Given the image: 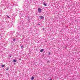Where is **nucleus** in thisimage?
Wrapping results in <instances>:
<instances>
[{
  "label": "nucleus",
  "mask_w": 80,
  "mask_h": 80,
  "mask_svg": "<svg viewBox=\"0 0 80 80\" xmlns=\"http://www.w3.org/2000/svg\"><path fill=\"white\" fill-rule=\"evenodd\" d=\"M38 12H39V13H41V12H42V9L41 8H38Z\"/></svg>",
  "instance_id": "1"
},
{
  "label": "nucleus",
  "mask_w": 80,
  "mask_h": 80,
  "mask_svg": "<svg viewBox=\"0 0 80 80\" xmlns=\"http://www.w3.org/2000/svg\"><path fill=\"white\" fill-rule=\"evenodd\" d=\"M43 49H42L40 50V52H43Z\"/></svg>",
  "instance_id": "2"
},
{
  "label": "nucleus",
  "mask_w": 80,
  "mask_h": 80,
  "mask_svg": "<svg viewBox=\"0 0 80 80\" xmlns=\"http://www.w3.org/2000/svg\"><path fill=\"white\" fill-rule=\"evenodd\" d=\"M43 18H44V17H43V16H41L40 17V19H43Z\"/></svg>",
  "instance_id": "3"
},
{
  "label": "nucleus",
  "mask_w": 80,
  "mask_h": 80,
  "mask_svg": "<svg viewBox=\"0 0 80 80\" xmlns=\"http://www.w3.org/2000/svg\"><path fill=\"white\" fill-rule=\"evenodd\" d=\"M33 79H34V77H32L31 78V80H33Z\"/></svg>",
  "instance_id": "4"
},
{
  "label": "nucleus",
  "mask_w": 80,
  "mask_h": 80,
  "mask_svg": "<svg viewBox=\"0 0 80 80\" xmlns=\"http://www.w3.org/2000/svg\"><path fill=\"white\" fill-rule=\"evenodd\" d=\"M17 62V60H14L13 61V62Z\"/></svg>",
  "instance_id": "5"
},
{
  "label": "nucleus",
  "mask_w": 80,
  "mask_h": 80,
  "mask_svg": "<svg viewBox=\"0 0 80 80\" xmlns=\"http://www.w3.org/2000/svg\"><path fill=\"white\" fill-rule=\"evenodd\" d=\"M5 67V65H2V67Z\"/></svg>",
  "instance_id": "6"
},
{
  "label": "nucleus",
  "mask_w": 80,
  "mask_h": 80,
  "mask_svg": "<svg viewBox=\"0 0 80 80\" xmlns=\"http://www.w3.org/2000/svg\"><path fill=\"white\" fill-rule=\"evenodd\" d=\"M51 52H49V53H48V55H50Z\"/></svg>",
  "instance_id": "7"
},
{
  "label": "nucleus",
  "mask_w": 80,
  "mask_h": 80,
  "mask_svg": "<svg viewBox=\"0 0 80 80\" xmlns=\"http://www.w3.org/2000/svg\"><path fill=\"white\" fill-rule=\"evenodd\" d=\"M44 5L45 6H47V4H46V3H45L44 4Z\"/></svg>",
  "instance_id": "8"
},
{
  "label": "nucleus",
  "mask_w": 80,
  "mask_h": 80,
  "mask_svg": "<svg viewBox=\"0 0 80 80\" xmlns=\"http://www.w3.org/2000/svg\"><path fill=\"white\" fill-rule=\"evenodd\" d=\"M15 38L13 39V42H14V41H15Z\"/></svg>",
  "instance_id": "9"
},
{
  "label": "nucleus",
  "mask_w": 80,
  "mask_h": 80,
  "mask_svg": "<svg viewBox=\"0 0 80 80\" xmlns=\"http://www.w3.org/2000/svg\"><path fill=\"white\" fill-rule=\"evenodd\" d=\"M6 70H8V68L7 69H6Z\"/></svg>",
  "instance_id": "10"
},
{
  "label": "nucleus",
  "mask_w": 80,
  "mask_h": 80,
  "mask_svg": "<svg viewBox=\"0 0 80 80\" xmlns=\"http://www.w3.org/2000/svg\"><path fill=\"white\" fill-rule=\"evenodd\" d=\"M7 16V17H8V18H10V17L9 16Z\"/></svg>",
  "instance_id": "11"
},
{
  "label": "nucleus",
  "mask_w": 80,
  "mask_h": 80,
  "mask_svg": "<svg viewBox=\"0 0 80 80\" xmlns=\"http://www.w3.org/2000/svg\"><path fill=\"white\" fill-rule=\"evenodd\" d=\"M23 46H21V48H23Z\"/></svg>",
  "instance_id": "12"
},
{
  "label": "nucleus",
  "mask_w": 80,
  "mask_h": 80,
  "mask_svg": "<svg viewBox=\"0 0 80 80\" xmlns=\"http://www.w3.org/2000/svg\"><path fill=\"white\" fill-rule=\"evenodd\" d=\"M38 25H40V24H38Z\"/></svg>",
  "instance_id": "13"
},
{
  "label": "nucleus",
  "mask_w": 80,
  "mask_h": 80,
  "mask_svg": "<svg viewBox=\"0 0 80 80\" xmlns=\"http://www.w3.org/2000/svg\"><path fill=\"white\" fill-rule=\"evenodd\" d=\"M19 60H20V61L21 60V59H20Z\"/></svg>",
  "instance_id": "14"
},
{
  "label": "nucleus",
  "mask_w": 80,
  "mask_h": 80,
  "mask_svg": "<svg viewBox=\"0 0 80 80\" xmlns=\"http://www.w3.org/2000/svg\"><path fill=\"white\" fill-rule=\"evenodd\" d=\"M50 80H52V79H50Z\"/></svg>",
  "instance_id": "15"
}]
</instances>
